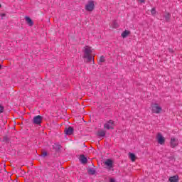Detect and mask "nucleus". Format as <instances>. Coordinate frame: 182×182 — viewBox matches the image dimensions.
<instances>
[{"mask_svg": "<svg viewBox=\"0 0 182 182\" xmlns=\"http://www.w3.org/2000/svg\"><path fill=\"white\" fill-rule=\"evenodd\" d=\"M65 134H68V136H70V134H73V127H69L68 128H65L64 130Z\"/></svg>", "mask_w": 182, "mask_h": 182, "instance_id": "9", "label": "nucleus"}, {"mask_svg": "<svg viewBox=\"0 0 182 182\" xmlns=\"http://www.w3.org/2000/svg\"><path fill=\"white\" fill-rule=\"evenodd\" d=\"M88 173L89 174L93 176L94 174H96V170L95 169V168H88Z\"/></svg>", "mask_w": 182, "mask_h": 182, "instance_id": "16", "label": "nucleus"}, {"mask_svg": "<svg viewBox=\"0 0 182 182\" xmlns=\"http://www.w3.org/2000/svg\"><path fill=\"white\" fill-rule=\"evenodd\" d=\"M170 182H178V176L176 175L169 178Z\"/></svg>", "mask_w": 182, "mask_h": 182, "instance_id": "11", "label": "nucleus"}, {"mask_svg": "<svg viewBox=\"0 0 182 182\" xmlns=\"http://www.w3.org/2000/svg\"><path fill=\"white\" fill-rule=\"evenodd\" d=\"M41 156H42V157H46V156H48V152H46V151H43V152L41 153Z\"/></svg>", "mask_w": 182, "mask_h": 182, "instance_id": "20", "label": "nucleus"}, {"mask_svg": "<svg viewBox=\"0 0 182 182\" xmlns=\"http://www.w3.org/2000/svg\"><path fill=\"white\" fill-rule=\"evenodd\" d=\"M151 15H153V16L156 15V8L151 9Z\"/></svg>", "mask_w": 182, "mask_h": 182, "instance_id": "19", "label": "nucleus"}, {"mask_svg": "<svg viewBox=\"0 0 182 182\" xmlns=\"http://www.w3.org/2000/svg\"><path fill=\"white\" fill-rule=\"evenodd\" d=\"M164 16L165 18V21L166 22H168V21H170V18H171V16L170 15V13L166 12V13L164 14Z\"/></svg>", "mask_w": 182, "mask_h": 182, "instance_id": "14", "label": "nucleus"}, {"mask_svg": "<svg viewBox=\"0 0 182 182\" xmlns=\"http://www.w3.org/2000/svg\"><path fill=\"white\" fill-rule=\"evenodd\" d=\"M109 182H116V181H115L114 178H111V179L109 180Z\"/></svg>", "mask_w": 182, "mask_h": 182, "instance_id": "23", "label": "nucleus"}, {"mask_svg": "<svg viewBox=\"0 0 182 182\" xmlns=\"http://www.w3.org/2000/svg\"><path fill=\"white\" fill-rule=\"evenodd\" d=\"M4 112V107L0 105V113H3Z\"/></svg>", "mask_w": 182, "mask_h": 182, "instance_id": "21", "label": "nucleus"}, {"mask_svg": "<svg viewBox=\"0 0 182 182\" xmlns=\"http://www.w3.org/2000/svg\"><path fill=\"white\" fill-rule=\"evenodd\" d=\"M26 22L28 23V25H29L30 26H32L33 25V22H32V19H31V18L26 16Z\"/></svg>", "mask_w": 182, "mask_h": 182, "instance_id": "17", "label": "nucleus"}, {"mask_svg": "<svg viewBox=\"0 0 182 182\" xmlns=\"http://www.w3.org/2000/svg\"><path fill=\"white\" fill-rule=\"evenodd\" d=\"M129 159L132 161L134 162L136 161V155L133 153H129Z\"/></svg>", "mask_w": 182, "mask_h": 182, "instance_id": "13", "label": "nucleus"}, {"mask_svg": "<svg viewBox=\"0 0 182 182\" xmlns=\"http://www.w3.org/2000/svg\"><path fill=\"white\" fill-rule=\"evenodd\" d=\"M105 166H107L109 170H112L113 168V161L112 159H107L106 161L104 162Z\"/></svg>", "mask_w": 182, "mask_h": 182, "instance_id": "8", "label": "nucleus"}, {"mask_svg": "<svg viewBox=\"0 0 182 182\" xmlns=\"http://www.w3.org/2000/svg\"><path fill=\"white\" fill-rule=\"evenodd\" d=\"M114 121L109 120L104 124V129L106 130H113L114 129Z\"/></svg>", "mask_w": 182, "mask_h": 182, "instance_id": "3", "label": "nucleus"}, {"mask_svg": "<svg viewBox=\"0 0 182 182\" xmlns=\"http://www.w3.org/2000/svg\"><path fill=\"white\" fill-rule=\"evenodd\" d=\"M139 2H140L141 4H144V0H139Z\"/></svg>", "mask_w": 182, "mask_h": 182, "instance_id": "22", "label": "nucleus"}, {"mask_svg": "<svg viewBox=\"0 0 182 182\" xmlns=\"http://www.w3.org/2000/svg\"><path fill=\"white\" fill-rule=\"evenodd\" d=\"M42 119H43L42 116L37 115V116L33 117V123L34 124H41V123H42Z\"/></svg>", "mask_w": 182, "mask_h": 182, "instance_id": "6", "label": "nucleus"}, {"mask_svg": "<svg viewBox=\"0 0 182 182\" xmlns=\"http://www.w3.org/2000/svg\"><path fill=\"white\" fill-rule=\"evenodd\" d=\"M105 62V56L101 55L99 59V63H103Z\"/></svg>", "mask_w": 182, "mask_h": 182, "instance_id": "18", "label": "nucleus"}, {"mask_svg": "<svg viewBox=\"0 0 182 182\" xmlns=\"http://www.w3.org/2000/svg\"><path fill=\"white\" fill-rule=\"evenodd\" d=\"M84 50V58L87 59V62H92L93 57H92V48L89 46H85Z\"/></svg>", "mask_w": 182, "mask_h": 182, "instance_id": "1", "label": "nucleus"}, {"mask_svg": "<svg viewBox=\"0 0 182 182\" xmlns=\"http://www.w3.org/2000/svg\"><path fill=\"white\" fill-rule=\"evenodd\" d=\"M80 161H81L82 164H86V163H87V158H86L85 155H81L80 157Z\"/></svg>", "mask_w": 182, "mask_h": 182, "instance_id": "10", "label": "nucleus"}, {"mask_svg": "<svg viewBox=\"0 0 182 182\" xmlns=\"http://www.w3.org/2000/svg\"><path fill=\"white\" fill-rule=\"evenodd\" d=\"M156 139L158 143L161 146H163V144L166 143V139L164 137V136L161 133L157 134Z\"/></svg>", "mask_w": 182, "mask_h": 182, "instance_id": "5", "label": "nucleus"}, {"mask_svg": "<svg viewBox=\"0 0 182 182\" xmlns=\"http://www.w3.org/2000/svg\"><path fill=\"white\" fill-rule=\"evenodd\" d=\"M1 18H4V16H5V14H1Z\"/></svg>", "mask_w": 182, "mask_h": 182, "instance_id": "24", "label": "nucleus"}, {"mask_svg": "<svg viewBox=\"0 0 182 182\" xmlns=\"http://www.w3.org/2000/svg\"><path fill=\"white\" fill-rule=\"evenodd\" d=\"M0 8H2V5L0 4Z\"/></svg>", "mask_w": 182, "mask_h": 182, "instance_id": "25", "label": "nucleus"}, {"mask_svg": "<svg viewBox=\"0 0 182 182\" xmlns=\"http://www.w3.org/2000/svg\"><path fill=\"white\" fill-rule=\"evenodd\" d=\"M97 136L100 137H105V136H106V132L105 130H100L97 132Z\"/></svg>", "mask_w": 182, "mask_h": 182, "instance_id": "12", "label": "nucleus"}, {"mask_svg": "<svg viewBox=\"0 0 182 182\" xmlns=\"http://www.w3.org/2000/svg\"><path fill=\"white\" fill-rule=\"evenodd\" d=\"M129 35H130V31L125 30L122 33V38H127V36H129Z\"/></svg>", "mask_w": 182, "mask_h": 182, "instance_id": "15", "label": "nucleus"}, {"mask_svg": "<svg viewBox=\"0 0 182 182\" xmlns=\"http://www.w3.org/2000/svg\"><path fill=\"white\" fill-rule=\"evenodd\" d=\"M151 109L152 113H155L156 114H159V113H161V110H163L161 107L157 103L151 104Z\"/></svg>", "mask_w": 182, "mask_h": 182, "instance_id": "2", "label": "nucleus"}, {"mask_svg": "<svg viewBox=\"0 0 182 182\" xmlns=\"http://www.w3.org/2000/svg\"><path fill=\"white\" fill-rule=\"evenodd\" d=\"M171 147L174 149V147H177L178 146V141L176 139V138H171L170 141Z\"/></svg>", "mask_w": 182, "mask_h": 182, "instance_id": "7", "label": "nucleus"}, {"mask_svg": "<svg viewBox=\"0 0 182 182\" xmlns=\"http://www.w3.org/2000/svg\"><path fill=\"white\" fill-rule=\"evenodd\" d=\"M95 9V2L91 1H89L87 4L85 5V11L88 12H92Z\"/></svg>", "mask_w": 182, "mask_h": 182, "instance_id": "4", "label": "nucleus"}]
</instances>
